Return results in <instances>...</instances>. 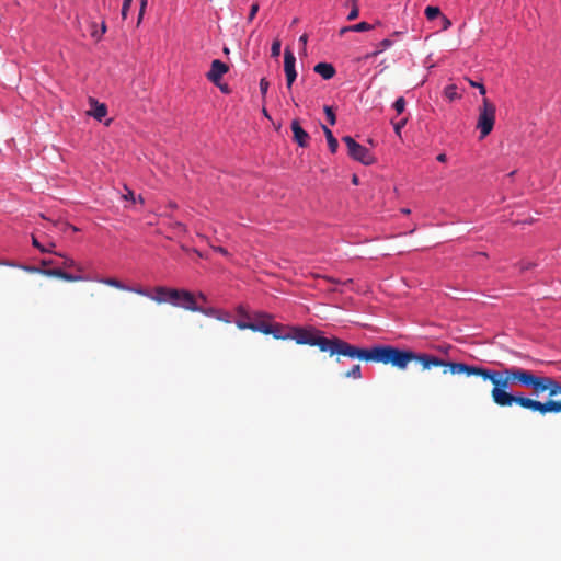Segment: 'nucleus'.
Listing matches in <instances>:
<instances>
[{"mask_svg":"<svg viewBox=\"0 0 561 561\" xmlns=\"http://www.w3.org/2000/svg\"><path fill=\"white\" fill-rule=\"evenodd\" d=\"M469 371L493 385L491 398L499 407L516 404L541 415L561 413V383L552 377L517 366L499 370L474 366Z\"/></svg>","mask_w":561,"mask_h":561,"instance_id":"1","label":"nucleus"},{"mask_svg":"<svg viewBox=\"0 0 561 561\" xmlns=\"http://www.w3.org/2000/svg\"><path fill=\"white\" fill-rule=\"evenodd\" d=\"M289 340L296 341L297 344L317 346L321 352H327L330 356L336 355V362H340L339 356L347 357L351 359H359L363 362L379 363L383 365H391L400 370H405L411 362H417L423 370L433 367H445L444 374L449 371L451 375H466L472 376L469 369L474 366L458 362H446L437 356L427 353H415L410 350H401L392 345H374L371 347H359L353 345L339 337H324L319 331L309 327H291Z\"/></svg>","mask_w":561,"mask_h":561,"instance_id":"2","label":"nucleus"},{"mask_svg":"<svg viewBox=\"0 0 561 561\" xmlns=\"http://www.w3.org/2000/svg\"><path fill=\"white\" fill-rule=\"evenodd\" d=\"M495 105L488 98H483L482 105L479 107L477 122V128L480 130L481 139L492 131L495 123Z\"/></svg>","mask_w":561,"mask_h":561,"instance_id":"3","label":"nucleus"},{"mask_svg":"<svg viewBox=\"0 0 561 561\" xmlns=\"http://www.w3.org/2000/svg\"><path fill=\"white\" fill-rule=\"evenodd\" d=\"M342 141L346 145L347 153L352 159L365 165H370L374 163L375 158L369 151V149L355 141L353 137L344 136L342 138Z\"/></svg>","mask_w":561,"mask_h":561,"instance_id":"4","label":"nucleus"},{"mask_svg":"<svg viewBox=\"0 0 561 561\" xmlns=\"http://www.w3.org/2000/svg\"><path fill=\"white\" fill-rule=\"evenodd\" d=\"M172 306L196 312L199 311L197 298L188 290L176 289V298L171 302Z\"/></svg>","mask_w":561,"mask_h":561,"instance_id":"5","label":"nucleus"},{"mask_svg":"<svg viewBox=\"0 0 561 561\" xmlns=\"http://www.w3.org/2000/svg\"><path fill=\"white\" fill-rule=\"evenodd\" d=\"M296 57L294 53L287 47L284 51V71L286 76V85L291 89L293 83L297 78V71L295 68Z\"/></svg>","mask_w":561,"mask_h":561,"instance_id":"6","label":"nucleus"},{"mask_svg":"<svg viewBox=\"0 0 561 561\" xmlns=\"http://www.w3.org/2000/svg\"><path fill=\"white\" fill-rule=\"evenodd\" d=\"M253 321L251 322V331L260 332L265 335H270L272 330L270 329L272 324L273 317L266 312H259L253 316Z\"/></svg>","mask_w":561,"mask_h":561,"instance_id":"7","label":"nucleus"},{"mask_svg":"<svg viewBox=\"0 0 561 561\" xmlns=\"http://www.w3.org/2000/svg\"><path fill=\"white\" fill-rule=\"evenodd\" d=\"M174 298H176V288L157 286L153 289V294H150V299L157 304H171Z\"/></svg>","mask_w":561,"mask_h":561,"instance_id":"8","label":"nucleus"},{"mask_svg":"<svg viewBox=\"0 0 561 561\" xmlns=\"http://www.w3.org/2000/svg\"><path fill=\"white\" fill-rule=\"evenodd\" d=\"M290 129L293 131V140L301 148H306L309 146L310 136L309 134L301 127L300 121L295 118L291 121Z\"/></svg>","mask_w":561,"mask_h":561,"instance_id":"9","label":"nucleus"},{"mask_svg":"<svg viewBox=\"0 0 561 561\" xmlns=\"http://www.w3.org/2000/svg\"><path fill=\"white\" fill-rule=\"evenodd\" d=\"M229 70L228 66L219 59H215L211 61L210 70L207 72V79L215 83L219 84L222 76L227 73Z\"/></svg>","mask_w":561,"mask_h":561,"instance_id":"10","label":"nucleus"},{"mask_svg":"<svg viewBox=\"0 0 561 561\" xmlns=\"http://www.w3.org/2000/svg\"><path fill=\"white\" fill-rule=\"evenodd\" d=\"M42 275L57 277L67 282H79L83 279L81 276L69 274L61 268H43Z\"/></svg>","mask_w":561,"mask_h":561,"instance_id":"11","label":"nucleus"},{"mask_svg":"<svg viewBox=\"0 0 561 561\" xmlns=\"http://www.w3.org/2000/svg\"><path fill=\"white\" fill-rule=\"evenodd\" d=\"M91 108L88 114L101 122L107 114V107L104 103H99L95 99L90 98L89 100Z\"/></svg>","mask_w":561,"mask_h":561,"instance_id":"12","label":"nucleus"},{"mask_svg":"<svg viewBox=\"0 0 561 561\" xmlns=\"http://www.w3.org/2000/svg\"><path fill=\"white\" fill-rule=\"evenodd\" d=\"M290 327L283 325L280 323H276L272 321V324L270 329L272 332H270V335H273L274 339L277 340H289L290 337V331H288Z\"/></svg>","mask_w":561,"mask_h":561,"instance_id":"13","label":"nucleus"},{"mask_svg":"<svg viewBox=\"0 0 561 561\" xmlns=\"http://www.w3.org/2000/svg\"><path fill=\"white\" fill-rule=\"evenodd\" d=\"M314 72L320 75L324 80H329L334 77L335 68L329 62H319L313 68Z\"/></svg>","mask_w":561,"mask_h":561,"instance_id":"14","label":"nucleus"},{"mask_svg":"<svg viewBox=\"0 0 561 561\" xmlns=\"http://www.w3.org/2000/svg\"><path fill=\"white\" fill-rule=\"evenodd\" d=\"M322 130L325 136L330 151L332 153H335L339 148V142H337L336 138L333 136V133L331 131V129H329L325 125H322Z\"/></svg>","mask_w":561,"mask_h":561,"instance_id":"15","label":"nucleus"},{"mask_svg":"<svg viewBox=\"0 0 561 561\" xmlns=\"http://www.w3.org/2000/svg\"><path fill=\"white\" fill-rule=\"evenodd\" d=\"M100 283L105 284L107 286L114 287L119 290H130V287L126 286L119 279L114 277H104L99 279Z\"/></svg>","mask_w":561,"mask_h":561,"instance_id":"16","label":"nucleus"},{"mask_svg":"<svg viewBox=\"0 0 561 561\" xmlns=\"http://www.w3.org/2000/svg\"><path fill=\"white\" fill-rule=\"evenodd\" d=\"M0 265H8V266H12V267H19L27 273H31V274H42V271L43 268L41 267H36V266H30V265H21V264H15V263H12V262H0Z\"/></svg>","mask_w":561,"mask_h":561,"instance_id":"17","label":"nucleus"},{"mask_svg":"<svg viewBox=\"0 0 561 561\" xmlns=\"http://www.w3.org/2000/svg\"><path fill=\"white\" fill-rule=\"evenodd\" d=\"M345 378L360 379L362 368L359 364L353 365L351 369L344 373Z\"/></svg>","mask_w":561,"mask_h":561,"instance_id":"18","label":"nucleus"},{"mask_svg":"<svg viewBox=\"0 0 561 561\" xmlns=\"http://www.w3.org/2000/svg\"><path fill=\"white\" fill-rule=\"evenodd\" d=\"M57 255H59L60 257L64 259L62 261V266L66 267V268H76L77 271L79 272H82V267L80 265H78L75 260H72L71 257H68L61 253H56Z\"/></svg>","mask_w":561,"mask_h":561,"instance_id":"19","label":"nucleus"},{"mask_svg":"<svg viewBox=\"0 0 561 561\" xmlns=\"http://www.w3.org/2000/svg\"><path fill=\"white\" fill-rule=\"evenodd\" d=\"M425 16L427 20L433 21L438 16H442L440 9L438 7L428 5L425 8Z\"/></svg>","mask_w":561,"mask_h":561,"instance_id":"20","label":"nucleus"},{"mask_svg":"<svg viewBox=\"0 0 561 561\" xmlns=\"http://www.w3.org/2000/svg\"><path fill=\"white\" fill-rule=\"evenodd\" d=\"M352 32H367L374 28V25L367 22H359L357 24L351 25Z\"/></svg>","mask_w":561,"mask_h":561,"instance_id":"21","label":"nucleus"},{"mask_svg":"<svg viewBox=\"0 0 561 561\" xmlns=\"http://www.w3.org/2000/svg\"><path fill=\"white\" fill-rule=\"evenodd\" d=\"M445 95H446L450 101H453V100H455V99L459 98V95H458V93H457V88H456V85L450 84V85L446 87V89H445Z\"/></svg>","mask_w":561,"mask_h":561,"instance_id":"22","label":"nucleus"},{"mask_svg":"<svg viewBox=\"0 0 561 561\" xmlns=\"http://www.w3.org/2000/svg\"><path fill=\"white\" fill-rule=\"evenodd\" d=\"M280 47H282L280 41L279 39H275L273 42V44H272V47H271V55H272V57H274V58L279 57V55H280Z\"/></svg>","mask_w":561,"mask_h":561,"instance_id":"23","label":"nucleus"},{"mask_svg":"<svg viewBox=\"0 0 561 561\" xmlns=\"http://www.w3.org/2000/svg\"><path fill=\"white\" fill-rule=\"evenodd\" d=\"M393 108L398 114H401L405 108V100L403 96L398 98L393 103Z\"/></svg>","mask_w":561,"mask_h":561,"instance_id":"24","label":"nucleus"},{"mask_svg":"<svg viewBox=\"0 0 561 561\" xmlns=\"http://www.w3.org/2000/svg\"><path fill=\"white\" fill-rule=\"evenodd\" d=\"M268 88H270V82L267 81L266 78H262L260 80V92H261L263 99H265Z\"/></svg>","mask_w":561,"mask_h":561,"instance_id":"25","label":"nucleus"},{"mask_svg":"<svg viewBox=\"0 0 561 561\" xmlns=\"http://www.w3.org/2000/svg\"><path fill=\"white\" fill-rule=\"evenodd\" d=\"M324 113L327 115V118L331 125H334L336 123V116L330 106L324 107Z\"/></svg>","mask_w":561,"mask_h":561,"instance_id":"26","label":"nucleus"},{"mask_svg":"<svg viewBox=\"0 0 561 561\" xmlns=\"http://www.w3.org/2000/svg\"><path fill=\"white\" fill-rule=\"evenodd\" d=\"M260 10V5H259V2H254L251 8H250V12H249V15H248V22H252L253 19L255 18L256 13L259 12Z\"/></svg>","mask_w":561,"mask_h":561,"instance_id":"27","label":"nucleus"},{"mask_svg":"<svg viewBox=\"0 0 561 561\" xmlns=\"http://www.w3.org/2000/svg\"><path fill=\"white\" fill-rule=\"evenodd\" d=\"M201 313L205 314V316H208V317H215L217 319L218 314H219V310L215 309V308H206V309H203L199 307V311Z\"/></svg>","mask_w":561,"mask_h":561,"instance_id":"28","label":"nucleus"},{"mask_svg":"<svg viewBox=\"0 0 561 561\" xmlns=\"http://www.w3.org/2000/svg\"><path fill=\"white\" fill-rule=\"evenodd\" d=\"M352 4H353V8H352V10L350 11V13L347 15V20L348 21H353V20L357 19L358 15H359V9L357 7V3L355 2V3H352Z\"/></svg>","mask_w":561,"mask_h":561,"instance_id":"29","label":"nucleus"},{"mask_svg":"<svg viewBox=\"0 0 561 561\" xmlns=\"http://www.w3.org/2000/svg\"><path fill=\"white\" fill-rule=\"evenodd\" d=\"M133 0H123L122 5V18L125 20L127 18L128 11L130 9Z\"/></svg>","mask_w":561,"mask_h":561,"instance_id":"30","label":"nucleus"},{"mask_svg":"<svg viewBox=\"0 0 561 561\" xmlns=\"http://www.w3.org/2000/svg\"><path fill=\"white\" fill-rule=\"evenodd\" d=\"M251 322L252 321H244L242 319H239V320L236 321V325L240 330H251Z\"/></svg>","mask_w":561,"mask_h":561,"instance_id":"31","label":"nucleus"},{"mask_svg":"<svg viewBox=\"0 0 561 561\" xmlns=\"http://www.w3.org/2000/svg\"><path fill=\"white\" fill-rule=\"evenodd\" d=\"M407 124V119L403 118L399 122H396L393 123V128H394V131L398 136H401V129L404 127V125Z\"/></svg>","mask_w":561,"mask_h":561,"instance_id":"32","label":"nucleus"},{"mask_svg":"<svg viewBox=\"0 0 561 561\" xmlns=\"http://www.w3.org/2000/svg\"><path fill=\"white\" fill-rule=\"evenodd\" d=\"M468 81H469V84H470L471 87H473V88H478V89H479L480 94L485 95L486 90H485V87H484L482 83H480V82H476V81H472V80H470V79H469Z\"/></svg>","mask_w":561,"mask_h":561,"instance_id":"33","label":"nucleus"},{"mask_svg":"<svg viewBox=\"0 0 561 561\" xmlns=\"http://www.w3.org/2000/svg\"><path fill=\"white\" fill-rule=\"evenodd\" d=\"M237 312H238V314H239L242 319H248V320L252 319V317L247 312V310H245L244 306H242V305L238 306V308H237Z\"/></svg>","mask_w":561,"mask_h":561,"instance_id":"34","label":"nucleus"},{"mask_svg":"<svg viewBox=\"0 0 561 561\" xmlns=\"http://www.w3.org/2000/svg\"><path fill=\"white\" fill-rule=\"evenodd\" d=\"M392 45V41L386 38V39H382L379 44H378V49L377 50H381L383 51L385 49L389 48L390 46Z\"/></svg>","mask_w":561,"mask_h":561,"instance_id":"35","label":"nucleus"},{"mask_svg":"<svg viewBox=\"0 0 561 561\" xmlns=\"http://www.w3.org/2000/svg\"><path fill=\"white\" fill-rule=\"evenodd\" d=\"M32 244L41 252H50V250H47L45 247H43L34 236L32 237Z\"/></svg>","mask_w":561,"mask_h":561,"instance_id":"36","label":"nucleus"},{"mask_svg":"<svg viewBox=\"0 0 561 561\" xmlns=\"http://www.w3.org/2000/svg\"><path fill=\"white\" fill-rule=\"evenodd\" d=\"M129 291H133V293H136L138 295H141V296H146V297H149L150 298V294L148 293V290H146L145 288L142 287H137V288H131L130 287V290Z\"/></svg>","mask_w":561,"mask_h":561,"instance_id":"37","label":"nucleus"},{"mask_svg":"<svg viewBox=\"0 0 561 561\" xmlns=\"http://www.w3.org/2000/svg\"><path fill=\"white\" fill-rule=\"evenodd\" d=\"M442 27L443 30H447L451 26V21L446 16V15H442Z\"/></svg>","mask_w":561,"mask_h":561,"instance_id":"38","label":"nucleus"},{"mask_svg":"<svg viewBox=\"0 0 561 561\" xmlns=\"http://www.w3.org/2000/svg\"><path fill=\"white\" fill-rule=\"evenodd\" d=\"M211 248H213L214 251H216V252H218V253H220V254H222L225 256H230L229 252L225 248H222V247H215V245H213Z\"/></svg>","mask_w":561,"mask_h":561,"instance_id":"39","label":"nucleus"},{"mask_svg":"<svg viewBox=\"0 0 561 561\" xmlns=\"http://www.w3.org/2000/svg\"><path fill=\"white\" fill-rule=\"evenodd\" d=\"M299 42H300V43H301V45H302L304 54H306V45H307V42H308V35H307V34H302V35L299 37Z\"/></svg>","mask_w":561,"mask_h":561,"instance_id":"40","label":"nucleus"},{"mask_svg":"<svg viewBox=\"0 0 561 561\" xmlns=\"http://www.w3.org/2000/svg\"><path fill=\"white\" fill-rule=\"evenodd\" d=\"M126 194L123 195L125 199H130L133 202H136L135 194L133 191L126 188Z\"/></svg>","mask_w":561,"mask_h":561,"instance_id":"41","label":"nucleus"},{"mask_svg":"<svg viewBox=\"0 0 561 561\" xmlns=\"http://www.w3.org/2000/svg\"><path fill=\"white\" fill-rule=\"evenodd\" d=\"M229 318H230V316H229L228 313H221V312H219V314H218V317H217V319H218V320H220V321H225V322H227V323H229V322H230V319H229Z\"/></svg>","mask_w":561,"mask_h":561,"instance_id":"42","label":"nucleus"},{"mask_svg":"<svg viewBox=\"0 0 561 561\" xmlns=\"http://www.w3.org/2000/svg\"><path fill=\"white\" fill-rule=\"evenodd\" d=\"M147 1H148V0H140L139 19H141V16H142V14H144L145 8H146V5H147Z\"/></svg>","mask_w":561,"mask_h":561,"instance_id":"43","label":"nucleus"},{"mask_svg":"<svg viewBox=\"0 0 561 561\" xmlns=\"http://www.w3.org/2000/svg\"><path fill=\"white\" fill-rule=\"evenodd\" d=\"M105 31H106V25H105V23L103 22V23H102L101 34H100V35H98V34H96V32H93V33H92V36H93V37H96V38H100V37L105 33Z\"/></svg>","mask_w":561,"mask_h":561,"instance_id":"44","label":"nucleus"},{"mask_svg":"<svg viewBox=\"0 0 561 561\" xmlns=\"http://www.w3.org/2000/svg\"><path fill=\"white\" fill-rule=\"evenodd\" d=\"M67 229H71L72 231H78V228L75 226H71L69 224H62V230L66 231Z\"/></svg>","mask_w":561,"mask_h":561,"instance_id":"45","label":"nucleus"},{"mask_svg":"<svg viewBox=\"0 0 561 561\" xmlns=\"http://www.w3.org/2000/svg\"><path fill=\"white\" fill-rule=\"evenodd\" d=\"M41 264L43 266H49V265H55L56 262H54L53 260H42Z\"/></svg>","mask_w":561,"mask_h":561,"instance_id":"46","label":"nucleus"},{"mask_svg":"<svg viewBox=\"0 0 561 561\" xmlns=\"http://www.w3.org/2000/svg\"><path fill=\"white\" fill-rule=\"evenodd\" d=\"M380 53H381V50H375V51H373V53H369V54H367V55L365 56V59L374 58V57H376V56H377L378 54H380Z\"/></svg>","mask_w":561,"mask_h":561,"instance_id":"47","label":"nucleus"},{"mask_svg":"<svg viewBox=\"0 0 561 561\" xmlns=\"http://www.w3.org/2000/svg\"><path fill=\"white\" fill-rule=\"evenodd\" d=\"M437 161L439 162H446L447 161V156L445 153H439L437 157H436Z\"/></svg>","mask_w":561,"mask_h":561,"instance_id":"48","label":"nucleus"},{"mask_svg":"<svg viewBox=\"0 0 561 561\" xmlns=\"http://www.w3.org/2000/svg\"><path fill=\"white\" fill-rule=\"evenodd\" d=\"M347 32H352L351 26H344L340 30V35H344Z\"/></svg>","mask_w":561,"mask_h":561,"instance_id":"49","label":"nucleus"},{"mask_svg":"<svg viewBox=\"0 0 561 561\" xmlns=\"http://www.w3.org/2000/svg\"><path fill=\"white\" fill-rule=\"evenodd\" d=\"M530 266H531V263H527V264L522 263V264H520V270H522V271H525V270L530 268Z\"/></svg>","mask_w":561,"mask_h":561,"instance_id":"50","label":"nucleus"},{"mask_svg":"<svg viewBox=\"0 0 561 561\" xmlns=\"http://www.w3.org/2000/svg\"><path fill=\"white\" fill-rule=\"evenodd\" d=\"M197 299H201L202 301H206V296L203 294V293H199L198 296L196 297Z\"/></svg>","mask_w":561,"mask_h":561,"instance_id":"51","label":"nucleus"},{"mask_svg":"<svg viewBox=\"0 0 561 561\" xmlns=\"http://www.w3.org/2000/svg\"><path fill=\"white\" fill-rule=\"evenodd\" d=\"M262 113L265 117L271 118L267 110L265 107L262 108Z\"/></svg>","mask_w":561,"mask_h":561,"instance_id":"52","label":"nucleus"},{"mask_svg":"<svg viewBox=\"0 0 561 561\" xmlns=\"http://www.w3.org/2000/svg\"><path fill=\"white\" fill-rule=\"evenodd\" d=\"M176 228H179L180 230H185V227L181 224V222H176L175 224Z\"/></svg>","mask_w":561,"mask_h":561,"instance_id":"53","label":"nucleus"},{"mask_svg":"<svg viewBox=\"0 0 561 561\" xmlns=\"http://www.w3.org/2000/svg\"><path fill=\"white\" fill-rule=\"evenodd\" d=\"M553 400L561 402V393H557L556 396H553Z\"/></svg>","mask_w":561,"mask_h":561,"instance_id":"54","label":"nucleus"},{"mask_svg":"<svg viewBox=\"0 0 561 561\" xmlns=\"http://www.w3.org/2000/svg\"><path fill=\"white\" fill-rule=\"evenodd\" d=\"M220 89H221V91H224V92H226V93H228V92H229L227 84L221 85V87H220Z\"/></svg>","mask_w":561,"mask_h":561,"instance_id":"55","label":"nucleus"},{"mask_svg":"<svg viewBox=\"0 0 561 561\" xmlns=\"http://www.w3.org/2000/svg\"><path fill=\"white\" fill-rule=\"evenodd\" d=\"M352 182H353V184L357 185L358 184V178L356 175H354L353 179H352Z\"/></svg>","mask_w":561,"mask_h":561,"instance_id":"56","label":"nucleus"},{"mask_svg":"<svg viewBox=\"0 0 561 561\" xmlns=\"http://www.w3.org/2000/svg\"><path fill=\"white\" fill-rule=\"evenodd\" d=\"M401 211L404 214V215H409L410 214V209L409 208H402Z\"/></svg>","mask_w":561,"mask_h":561,"instance_id":"57","label":"nucleus"},{"mask_svg":"<svg viewBox=\"0 0 561 561\" xmlns=\"http://www.w3.org/2000/svg\"><path fill=\"white\" fill-rule=\"evenodd\" d=\"M54 247H55V244H54V243H50V244H49V247H48V248H46V249H47V250H50V252H49V253H53V248H54Z\"/></svg>","mask_w":561,"mask_h":561,"instance_id":"58","label":"nucleus"},{"mask_svg":"<svg viewBox=\"0 0 561 561\" xmlns=\"http://www.w3.org/2000/svg\"><path fill=\"white\" fill-rule=\"evenodd\" d=\"M331 283H339L337 280L335 279H332V278H328Z\"/></svg>","mask_w":561,"mask_h":561,"instance_id":"59","label":"nucleus"},{"mask_svg":"<svg viewBox=\"0 0 561 561\" xmlns=\"http://www.w3.org/2000/svg\"><path fill=\"white\" fill-rule=\"evenodd\" d=\"M351 2H352V3H355V2L357 3V0H351Z\"/></svg>","mask_w":561,"mask_h":561,"instance_id":"60","label":"nucleus"}]
</instances>
